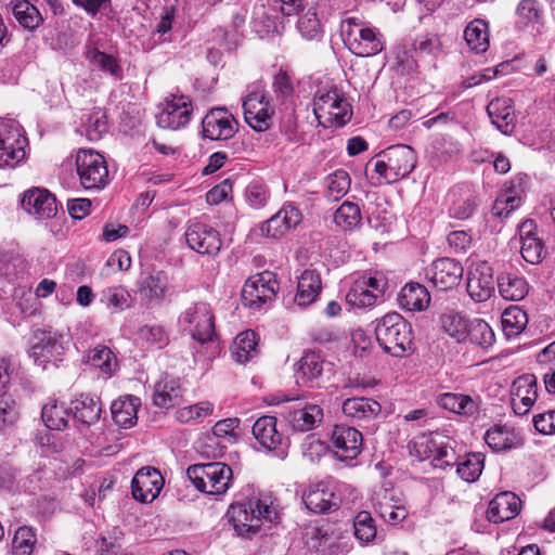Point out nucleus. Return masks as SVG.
I'll return each instance as SVG.
<instances>
[{
    "label": "nucleus",
    "mask_w": 555,
    "mask_h": 555,
    "mask_svg": "<svg viewBox=\"0 0 555 555\" xmlns=\"http://www.w3.org/2000/svg\"><path fill=\"white\" fill-rule=\"evenodd\" d=\"M466 339H468L472 344L482 348H488L494 343L495 336L492 328L486 321L481 319H474L470 320Z\"/></svg>",
    "instance_id": "55"
},
{
    "label": "nucleus",
    "mask_w": 555,
    "mask_h": 555,
    "mask_svg": "<svg viewBox=\"0 0 555 555\" xmlns=\"http://www.w3.org/2000/svg\"><path fill=\"white\" fill-rule=\"evenodd\" d=\"M12 14L15 20L27 29H35L43 22L37 7L27 0L11 1Z\"/></svg>",
    "instance_id": "42"
},
{
    "label": "nucleus",
    "mask_w": 555,
    "mask_h": 555,
    "mask_svg": "<svg viewBox=\"0 0 555 555\" xmlns=\"http://www.w3.org/2000/svg\"><path fill=\"white\" fill-rule=\"evenodd\" d=\"M410 453L420 461L431 459L434 466L442 469L452 467L456 460L450 438L440 433L415 438L410 446Z\"/></svg>",
    "instance_id": "5"
},
{
    "label": "nucleus",
    "mask_w": 555,
    "mask_h": 555,
    "mask_svg": "<svg viewBox=\"0 0 555 555\" xmlns=\"http://www.w3.org/2000/svg\"><path fill=\"white\" fill-rule=\"evenodd\" d=\"M438 403L441 408L457 414L473 415L477 411L476 402L463 393H442L439 396Z\"/></svg>",
    "instance_id": "45"
},
{
    "label": "nucleus",
    "mask_w": 555,
    "mask_h": 555,
    "mask_svg": "<svg viewBox=\"0 0 555 555\" xmlns=\"http://www.w3.org/2000/svg\"><path fill=\"white\" fill-rule=\"evenodd\" d=\"M324 371V361L314 351L305 353L298 362L296 382L299 385L313 387Z\"/></svg>",
    "instance_id": "33"
},
{
    "label": "nucleus",
    "mask_w": 555,
    "mask_h": 555,
    "mask_svg": "<svg viewBox=\"0 0 555 555\" xmlns=\"http://www.w3.org/2000/svg\"><path fill=\"white\" fill-rule=\"evenodd\" d=\"M228 515L236 533L249 537L258 532L262 521H278L280 509L272 494L257 493L245 502L231 505Z\"/></svg>",
    "instance_id": "1"
},
{
    "label": "nucleus",
    "mask_w": 555,
    "mask_h": 555,
    "mask_svg": "<svg viewBox=\"0 0 555 555\" xmlns=\"http://www.w3.org/2000/svg\"><path fill=\"white\" fill-rule=\"evenodd\" d=\"M521 198L517 194L505 192L500 195L492 207V214L500 218H507L520 205Z\"/></svg>",
    "instance_id": "62"
},
{
    "label": "nucleus",
    "mask_w": 555,
    "mask_h": 555,
    "mask_svg": "<svg viewBox=\"0 0 555 555\" xmlns=\"http://www.w3.org/2000/svg\"><path fill=\"white\" fill-rule=\"evenodd\" d=\"M467 293L476 302L488 300L494 293L492 269L487 264L476 267L467 276Z\"/></svg>",
    "instance_id": "26"
},
{
    "label": "nucleus",
    "mask_w": 555,
    "mask_h": 555,
    "mask_svg": "<svg viewBox=\"0 0 555 555\" xmlns=\"http://www.w3.org/2000/svg\"><path fill=\"white\" fill-rule=\"evenodd\" d=\"M192 111V102L188 96L171 94L156 116L157 125L165 129L178 130L189 124Z\"/></svg>",
    "instance_id": "15"
},
{
    "label": "nucleus",
    "mask_w": 555,
    "mask_h": 555,
    "mask_svg": "<svg viewBox=\"0 0 555 555\" xmlns=\"http://www.w3.org/2000/svg\"><path fill=\"white\" fill-rule=\"evenodd\" d=\"M375 336L383 350L392 357H403L412 349V326L397 312H389L376 320Z\"/></svg>",
    "instance_id": "2"
},
{
    "label": "nucleus",
    "mask_w": 555,
    "mask_h": 555,
    "mask_svg": "<svg viewBox=\"0 0 555 555\" xmlns=\"http://www.w3.org/2000/svg\"><path fill=\"white\" fill-rule=\"evenodd\" d=\"M485 441L494 451H502L516 444V436L507 426H494L486 431Z\"/></svg>",
    "instance_id": "50"
},
{
    "label": "nucleus",
    "mask_w": 555,
    "mask_h": 555,
    "mask_svg": "<svg viewBox=\"0 0 555 555\" xmlns=\"http://www.w3.org/2000/svg\"><path fill=\"white\" fill-rule=\"evenodd\" d=\"M485 464V455L480 452L468 453L460 461L456 457V473L461 479L466 482L476 481L482 473Z\"/></svg>",
    "instance_id": "40"
},
{
    "label": "nucleus",
    "mask_w": 555,
    "mask_h": 555,
    "mask_svg": "<svg viewBox=\"0 0 555 555\" xmlns=\"http://www.w3.org/2000/svg\"><path fill=\"white\" fill-rule=\"evenodd\" d=\"M178 322L183 332L201 344L212 341L216 337L215 315L207 302L190 305L180 313Z\"/></svg>",
    "instance_id": "4"
},
{
    "label": "nucleus",
    "mask_w": 555,
    "mask_h": 555,
    "mask_svg": "<svg viewBox=\"0 0 555 555\" xmlns=\"http://www.w3.org/2000/svg\"><path fill=\"white\" fill-rule=\"evenodd\" d=\"M331 442L336 459L341 462H351L361 453L363 437L354 427L335 425L331 433Z\"/></svg>",
    "instance_id": "13"
},
{
    "label": "nucleus",
    "mask_w": 555,
    "mask_h": 555,
    "mask_svg": "<svg viewBox=\"0 0 555 555\" xmlns=\"http://www.w3.org/2000/svg\"><path fill=\"white\" fill-rule=\"evenodd\" d=\"M253 435L259 444L268 451L276 450L283 442V435L276 428L274 416L259 417L253 426Z\"/></svg>",
    "instance_id": "30"
},
{
    "label": "nucleus",
    "mask_w": 555,
    "mask_h": 555,
    "mask_svg": "<svg viewBox=\"0 0 555 555\" xmlns=\"http://www.w3.org/2000/svg\"><path fill=\"white\" fill-rule=\"evenodd\" d=\"M399 305L408 311H422L430 302V295L424 285L418 283H409L400 292Z\"/></svg>",
    "instance_id": "36"
},
{
    "label": "nucleus",
    "mask_w": 555,
    "mask_h": 555,
    "mask_svg": "<svg viewBox=\"0 0 555 555\" xmlns=\"http://www.w3.org/2000/svg\"><path fill=\"white\" fill-rule=\"evenodd\" d=\"M245 121L256 131L262 132L270 128L274 109L264 92L256 88L243 100Z\"/></svg>",
    "instance_id": "12"
},
{
    "label": "nucleus",
    "mask_w": 555,
    "mask_h": 555,
    "mask_svg": "<svg viewBox=\"0 0 555 555\" xmlns=\"http://www.w3.org/2000/svg\"><path fill=\"white\" fill-rule=\"evenodd\" d=\"M341 410L347 417L361 422L375 418L380 413L382 406L371 398L353 397L343 402Z\"/></svg>",
    "instance_id": "32"
},
{
    "label": "nucleus",
    "mask_w": 555,
    "mask_h": 555,
    "mask_svg": "<svg viewBox=\"0 0 555 555\" xmlns=\"http://www.w3.org/2000/svg\"><path fill=\"white\" fill-rule=\"evenodd\" d=\"M313 114L320 126L339 128L351 117L347 101L335 90L319 92L313 100Z\"/></svg>",
    "instance_id": "6"
},
{
    "label": "nucleus",
    "mask_w": 555,
    "mask_h": 555,
    "mask_svg": "<svg viewBox=\"0 0 555 555\" xmlns=\"http://www.w3.org/2000/svg\"><path fill=\"white\" fill-rule=\"evenodd\" d=\"M534 228L532 220H527L519 227L520 253L525 261L531 264L540 263L545 256L544 244L533 233Z\"/></svg>",
    "instance_id": "28"
},
{
    "label": "nucleus",
    "mask_w": 555,
    "mask_h": 555,
    "mask_svg": "<svg viewBox=\"0 0 555 555\" xmlns=\"http://www.w3.org/2000/svg\"><path fill=\"white\" fill-rule=\"evenodd\" d=\"M69 412L64 403L53 400L44 404L41 417L44 425L53 430H64L68 424Z\"/></svg>",
    "instance_id": "44"
},
{
    "label": "nucleus",
    "mask_w": 555,
    "mask_h": 555,
    "mask_svg": "<svg viewBox=\"0 0 555 555\" xmlns=\"http://www.w3.org/2000/svg\"><path fill=\"white\" fill-rule=\"evenodd\" d=\"M26 143L17 121L0 118V168L17 166L25 158Z\"/></svg>",
    "instance_id": "9"
},
{
    "label": "nucleus",
    "mask_w": 555,
    "mask_h": 555,
    "mask_svg": "<svg viewBox=\"0 0 555 555\" xmlns=\"http://www.w3.org/2000/svg\"><path fill=\"white\" fill-rule=\"evenodd\" d=\"M18 417V405L11 395L0 397V422L4 425H12Z\"/></svg>",
    "instance_id": "64"
},
{
    "label": "nucleus",
    "mask_w": 555,
    "mask_h": 555,
    "mask_svg": "<svg viewBox=\"0 0 555 555\" xmlns=\"http://www.w3.org/2000/svg\"><path fill=\"white\" fill-rule=\"evenodd\" d=\"M349 50L357 56L369 57L380 53L385 47L383 34L375 27L349 30Z\"/></svg>",
    "instance_id": "17"
},
{
    "label": "nucleus",
    "mask_w": 555,
    "mask_h": 555,
    "mask_svg": "<svg viewBox=\"0 0 555 555\" xmlns=\"http://www.w3.org/2000/svg\"><path fill=\"white\" fill-rule=\"evenodd\" d=\"M37 542L36 533L30 527H20L14 534L12 547L15 555H30Z\"/></svg>",
    "instance_id": "59"
},
{
    "label": "nucleus",
    "mask_w": 555,
    "mask_h": 555,
    "mask_svg": "<svg viewBox=\"0 0 555 555\" xmlns=\"http://www.w3.org/2000/svg\"><path fill=\"white\" fill-rule=\"evenodd\" d=\"M499 294L505 300L520 301L529 292V284L524 276L512 271H502L496 276Z\"/></svg>",
    "instance_id": "29"
},
{
    "label": "nucleus",
    "mask_w": 555,
    "mask_h": 555,
    "mask_svg": "<svg viewBox=\"0 0 555 555\" xmlns=\"http://www.w3.org/2000/svg\"><path fill=\"white\" fill-rule=\"evenodd\" d=\"M517 23L530 31H540L543 25V9L537 0H521L516 10Z\"/></svg>",
    "instance_id": "38"
},
{
    "label": "nucleus",
    "mask_w": 555,
    "mask_h": 555,
    "mask_svg": "<svg viewBox=\"0 0 555 555\" xmlns=\"http://www.w3.org/2000/svg\"><path fill=\"white\" fill-rule=\"evenodd\" d=\"M297 29L301 37L307 40H315L321 37L322 25L318 17L315 8H309L299 16L297 22Z\"/></svg>",
    "instance_id": "53"
},
{
    "label": "nucleus",
    "mask_w": 555,
    "mask_h": 555,
    "mask_svg": "<svg viewBox=\"0 0 555 555\" xmlns=\"http://www.w3.org/2000/svg\"><path fill=\"white\" fill-rule=\"evenodd\" d=\"M257 334L245 331L238 334L232 346V356L238 363H246L257 356Z\"/></svg>",
    "instance_id": "43"
},
{
    "label": "nucleus",
    "mask_w": 555,
    "mask_h": 555,
    "mask_svg": "<svg viewBox=\"0 0 555 555\" xmlns=\"http://www.w3.org/2000/svg\"><path fill=\"white\" fill-rule=\"evenodd\" d=\"M69 341V337L60 331L37 330L33 336L29 356L39 363L62 361Z\"/></svg>",
    "instance_id": "10"
},
{
    "label": "nucleus",
    "mask_w": 555,
    "mask_h": 555,
    "mask_svg": "<svg viewBox=\"0 0 555 555\" xmlns=\"http://www.w3.org/2000/svg\"><path fill=\"white\" fill-rule=\"evenodd\" d=\"M72 411L75 422L90 426L100 420L102 409L98 398L81 393L72 401Z\"/></svg>",
    "instance_id": "34"
},
{
    "label": "nucleus",
    "mask_w": 555,
    "mask_h": 555,
    "mask_svg": "<svg viewBox=\"0 0 555 555\" xmlns=\"http://www.w3.org/2000/svg\"><path fill=\"white\" fill-rule=\"evenodd\" d=\"M186 475L197 490L210 495L225 493L233 478L232 468L221 462L191 465Z\"/></svg>",
    "instance_id": "3"
},
{
    "label": "nucleus",
    "mask_w": 555,
    "mask_h": 555,
    "mask_svg": "<svg viewBox=\"0 0 555 555\" xmlns=\"http://www.w3.org/2000/svg\"><path fill=\"white\" fill-rule=\"evenodd\" d=\"M76 170L80 184L87 190L103 189L108 181L107 164L103 155L81 149L76 155Z\"/></svg>",
    "instance_id": "8"
},
{
    "label": "nucleus",
    "mask_w": 555,
    "mask_h": 555,
    "mask_svg": "<svg viewBox=\"0 0 555 555\" xmlns=\"http://www.w3.org/2000/svg\"><path fill=\"white\" fill-rule=\"evenodd\" d=\"M130 295L122 287H108L102 293V302L112 312H120L130 307Z\"/></svg>",
    "instance_id": "57"
},
{
    "label": "nucleus",
    "mask_w": 555,
    "mask_h": 555,
    "mask_svg": "<svg viewBox=\"0 0 555 555\" xmlns=\"http://www.w3.org/2000/svg\"><path fill=\"white\" fill-rule=\"evenodd\" d=\"M269 197L270 192L268 186L259 180L249 182L245 190L246 202L250 207L255 209L263 207L267 204Z\"/></svg>",
    "instance_id": "60"
},
{
    "label": "nucleus",
    "mask_w": 555,
    "mask_h": 555,
    "mask_svg": "<svg viewBox=\"0 0 555 555\" xmlns=\"http://www.w3.org/2000/svg\"><path fill=\"white\" fill-rule=\"evenodd\" d=\"M87 362L105 374L112 373L116 365L114 353L108 347L103 345H99L90 350Z\"/></svg>",
    "instance_id": "58"
},
{
    "label": "nucleus",
    "mask_w": 555,
    "mask_h": 555,
    "mask_svg": "<svg viewBox=\"0 0 555 555\" xmlns=\"http://www.w3.org/2000/svg\"><path fill=\"white\" fill-rule=\"evenodd\" d=\"M214 412V404L209 401H202L192 405L183 406L176 411L175 417L179 423H197Z\"/></svg>",
    "instance_id": "54"
},
{
    "label": "nucleus",
    "mask_w": 555,
    "mask_h": 555,
    "mask_svg": "<svg viewBox=\"0 0 555 555\" xmlns=\"http://www.w3.org/2000/svg\"><path fill=\"white\" fill-rule=\"evenodd\" d=\"M302 500L306 507L315 514H324L338 508L337 496L324 483L309 486L302 494Z\"/></svg>",
    "instance_id": "27"
},
{
    "label": "nucleus",
    "mask_w": 555,
    "mask_h": 555,
    "mask_svg": "<svg viewBox=\"0 0 555 555\" xmlns=\"http://www.w3.org/2000/svg\"><path fill=\"white\" fill-rule=\"evenodd\" d=\"M185 240L191 249L207 256H216L222 246L219 232L202 222H192L188 225Z\"/></svg>",
    "instance_id": "16"
},
{
    "label": "nucleus",
    "mask_w": 555,
    "mask_h": 555,
    "mask_svg": "<svg viewBox=\"0 0 555 555\" xmlns=\"http://www.w3.org/2000/svg\"><path fill=\"white\" fill-rule=\"evenodd\" d=\"M279 283L269 271L248 278L242 289V302L250 309H259L262 305L275 298Z\"/></svg>",
    "instance_id": "11"
},
{
    "label": "nucleus",
    "mask_w": 555,
    "mask_h": 555,
    "mask_svg": "<svg viewBox=\"0 0 555 555\" xmlns=\"http://www.w3.org/2000/svg\"><path fill=\"white\" fill-rule=\"evenodd\" d=\"M441 325L446 333L457 341H464L470 325V320H467L463 314L457 312L444 313L441 317Z\"/></svg>",
    "instance_id": "51"
},
{
    "label": "nucleus",
    "mask_w": 555,
    "mask_h": 555,
    "mask_svg": "<svg viewBox=\"0 0 555 555\" xmlns=\"http://www.w3.org/2000/svg\"><path fill=\"white\" fill-rule=\"evenodd\" d=\"M140 337L156 348L165 347L168 341V334L162 325H144L140 328Z\"/></svg>",
    "instance_id": "63"
},
{
    "label": "nucleus",
    "mask_w": 555,
    "mask_h": 555,
    "mask_svg": "<svg viewBox=\"0 0 555 555\" xmlns=\"http://www.w3.org/2000/svg\"><path fill=\"white\" fill-rule=\"evenodd\" d=\"M321 288L322 282L320 274L314 270H305L298 280L295 302L300 307L311 305L318 298Z\"/></svg>",
    "instance_id": "35"
},
{
    "label": "nucleus",
    "mask_w": 555,
    "mask_h": 555,
    "mask_svg": "<svg viewBox=\"0 0 555 555\" xmlns=\"http://www.w3.org/2000/svg\"><path fill=\"white\" fill-rule=\"evenodd\" d=\"M86 59L95 67L109 74L116 79L122 76V69L116 57L100 51L96 48H90L86 52Z\"/></svg>",
    "instance_id": "48"
},
{
    "label": "nucleus",
    "mask_w": 555,
    "mask_h": 555,
    "mask_svg": "<svg viewBox=\"0 0 555 555\" xmlns=\"http://www.w3.org/2000/svg\"><path fill=\"white\" fill-rule=\"evenodd\" d=\"M487 113L492 125L504 134L514 130V109L508 98L493 99L487 106Z\"/></svg>",
    "instance_id": "31"
},
{
    "label": "nucleus",
    "mask_w": 555,
    "mask_h": 555,
    "mask_svg": "<svg viewBox=\"0 0 555 555\" xmlns=\"http://www.w3.org/2000/svg\"><path fill=\"white\" fill-rule=\"evenodd\" d=\"M377 297L371 294L364 283L356 280L348 293L346 294V304L352 308H366L376 304Z\"/></svg>",
    "instance_id": "56"
},
{
    "label": "nucleus",
    "mask_w": 555,
    "mask_h": 555,
    "mask_svg": "<svg viewBox=\"0 0 555 555\" xmlns=\"http://www.w3.org/2000/svg\"><path fill=\"white\" fill-rule=\"evenodd\" d=\"M501 323L504 334L507 337H514L525 330L528 317L520 307L511 306L503 311Z\"/></svg>",
    "instance_id": "46"
},
{
    "label": "nucleus",
    "mask_w": 555,
    "mask_h": 555,
    "mask_svg": "<svg viewBox=\"0 0 555 555\" xmlns=\"http://www.w3.org/2000/svg\"><path fill=\"white\" fill-rule=\"evenodd\" d=\"M180 396V388L175 379H164L155 385L153 402L159 408H170Z\"/></svg>",
    "instance_id": "52"
},
{
    "label": "nucleus",
    "mask_w": 555,
    "mask_h": 555,
    "mask_svg": "<svg viewBox=\"0 0 555 555\" xmlns=\"http://www.w3.org/2000/svg\"><path fill=\"white\" fill-rule=\"evenodd\" d=\"M86 137L90 141H98L108 131L107 118L101 111L93 112L85 122Z\"/></svg>",
    "instance_id": "61"
},
{
    "label": "nucleus",
    "mask_w": 555,
    "mask_h": 555,
    "mask_svg": "<svg viewBox=\"0 0 555 555\" xmlns=\"http://www.w3.org/2000/svg\"><path fill=\"white\" fill-rule=\"evenodd\" d=\"M467 46L476 53L486 52L489 48L488 25L482 20L472 21L464 30Z\"/></svg>",
    "instance_id": "41"
},
{
    "label": "nucleus",
    "mask_w": 555,
    "mask_h": 555,
    "mask_svg": "<svg viewBox=\"0 0 555 555\" xmlns=\"http://www.w3.org/2000/svg\"><path fill=\"white\" fill-rule=\"evenodd\" d=\"M538 399L537 377L524 374L517 377L511 388L512 409L517 415L527 414Z\"/></svg>",
    "instance_id": "21"
},
{
    "label": "nucleus",
    "mask_w": 555,
    "mask_h": 555,
    "mask_svg": "<svg viewBox=\"0 0 555 555\" xmlns=\"http://www.w3.org/2000/svg\"><path fill=\"white\" fill-rule=\"evenodd\" d=\"M163 487L162 474L151 466L140 468L131 481L132 495L141 503L152 502L160 493Z\"/></svg>",
    "instance_id": "18"
},
{
    "label": "nucleus",
    "mask_w": 555,
    "mask_h": 555,
    "mask_svg": "<svg viewBox=\"0 0 555 555\" xmlns=\"http://www.w3.org/2000/svg\"><path fill=\"white\" fill-rule=\"evenodd\" d=\"M301 221V214L299 209L288 204L282 207L269 220L261 223L259 227V234L264 237L278 238L281 237L292 228H295Z\"/></svg>",
    "instance_id": "22"
},
{
    "label": "nucleus",
    "mask_w": 555,
    "mask_h": 555,
    "mask_svg": "<svg viewBox=\"0 0 555 555\" xmlns=\"http://www.w3.org/2000/svg\"><path fill=\"white\" fill-rule=\"evenodd\" d=\"M23 208L38 219H50L56 215L55 197L47 190L31 189L22 198Z\"/></svg>",
    "instance_id": "24"
},
{
    "label": "nucleus",
    "mask_w": 555,
    "mask_h": 555,
    "mask_svg": "<svg viewBox=\"0 0 555 555\" xmlns=\"http://www.w3.org/2000/svg\"><path fill=\"white\" fill-rule=\"evenodd\" d=\"M521 508L520 499L513 492L504 491L496 494L487 509L489 521L500 524L515 518Z\"/></svg>",
    "instance_id": "25"
},
{
    "label": "nucleus",
    "mask_w": 555,
    "mask_h": 555,
    "mask_svg": "<svg viewBox=\"0 0 555 555\" xmlns=\"http://www.w3.org/2000/svg\"><path fill=\"white\" fill-rule=\"evenodd\" d=\"M169 291L170 286L166 273L157 271L142 279L138 295L142 305L149 308L164 301Z\"/></svg>",
    "instance_id": "23"
},
{
    "label": "nucleus",
    "mask_w": 555,
    "mask_h": 555,
    "mask_svg": "<svg viewBox=\"0 0 555 555\" xmlns=\"http://www.w3.org/2000/svg\"><path fill=\"white\" fill-rule=\"evenodd\" d=\"M294 403L287 408L284 414L286 422L294 431L305 433L317 428L323 421V410L315 403H304L298 399L287 396H274L269 404L278 405L283 402Z\"/></svg>",
    "instance_id": "7"
},
{
    "label": "nucleus",
    "mask_w": 555,
    "mask_h": 555,
    "mask_svg": "<svg viewBox=\"0 0 555 555\" xmlns=\"http://www.w3.org/2000/svg\"><path fill=\"white\" fill-rule=\"evenodd\" d=\"M464 269L460 261L443 257L435 260L426 270L428 282L438 291H449L459 285Z\"/></svg>",
    "instance_id": "14"
},
{
    "label": "nucleus",
    "mask_w": 555,
    "mask_h": 555,
    "mask_svg": "<svg viewBox=\"0 0 555 555\" xmlns=\"http://www.w3.org/2000/svg\"><path fill=\"white\" fill-rule=\"evenodd\" d=\"M350 183L349 173L346 170L338 169L326 177L324 196L328 201H338L347 194Z\"/></svg>",
    "instance_id": "47"
},
{
    "label": "nucleus",
    "mask_w": 555,
    "mask_h": 555,
    "mask_svg": "<svg viewBox=\"0 0 555 555\" xmlns=\"http://www.w3.org/2000/svg\"><path fill=\"white\" fill-rule=\"evenodd\" d=\"M139 405V398L133 396H126L115 400L111 406L112 417L115 424L124 428L132 427L138 420L137 414Z\"/></svg>",
    "instance_id": "37"
},
{
    "label": "nucleus",
    "mask_w": 555,
    "mask_h": 555,
    "mask_svg": "<svg viewBox=\"0 0 555 555\" xmlns=\"http://www.w3.org/2000/svg\"><path fill=\"white\" fill-rule=\"evenodd\" d=\"M333 221L341 231L358 229L362 222V214L357 203L345 201L333 214Z\"/></svg>",
    "instance_id": "39"
},
{
    "label": "nucleus",
    "mask_w": 555,
    "mask_h": 555,
    "mask_svg": "<svg viewBox=\"0 0 555 555\" xmlns=\"http://www.w3.org/2000/svg\"><path fill=\"white\" fill-rule=\"evenodd\" d=\"M237 122L225 108L210 109L202 120L203 135L210 140H228L236 132Z\"/></svg>",
    "instance_id": "19"
},
{
    "label": "nucleus",
    "mask_w": 555,
    "mask_h": 555,
    "mask_svg": "<svg viewBox=\"0 0 555 555\" xmlns=\"http://www.w3.org/2000/svg\"><path fill=\"white\" fill-rule=\"evenodd\" d=\"M379 158H387L390 167V176L388 178L397 181L408 177L416 165V154L414 150L404 144L389 146L377 154Z\"/></svg>",
    "instance_id": "20"
},
{
    "label": "nucleus",
    "mask_w": 555,
    "mask_h": 555,
    "mask_svg": "<svg viewBox=\"0 0 555 555\" xmlns=\"http://www.w3.org/2000/svg\"><path fill=\"white\" fill-rule=\"evenodd\" d=\"M353 534L357 540L367 544L378 539L375 520L370 512L361 511L353 519Z\"/></svg>",
    "instance_id": "49"
}]
</instances>
